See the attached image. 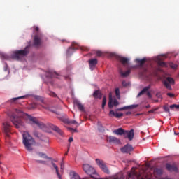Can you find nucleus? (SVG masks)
Returning <instances> with one entry per match:
<instances>
[{"label": "nucleus", "instance_id": "obj_53", "mask_svg": "<svg viewBox=\"0 0 179 179\" xmlns=\"http://www.w3.org/2000/svg\"><path fill=\"white\" fill-rule=\"evenodd\" d=\"M36 107H37V105L36 103H34V105L32 106V108H36Z\"/></svg>", "mask_w": 179, "mask_h": 179}, {"label": "nucleus", "instance_id": "obj_18", "mask_svg": "<svg viewBox=\"0 0 179 179\" xmlns=\"http://www.w3.org/2000/svg\"><path fill=\"white\" fill-rule=\"evenodd\" d=\"M136 107H138V105H130L128 106L117 108V111H124V110H134V108H136Z\"/></svg>", "mask_w": 179, "mask_h": 179}, {"label": "nucleus", "instance_id": "obj_44", "mask_svg": "<svg viewBox=\"0 0 179 179\" xmlns=\"http://www.w3.org/2000/svg\"><path fill=\"white\" fill-rule=\"evenodd\" d=\"M69 130L71 131V132H78V130L76 129L69 128Z\"/></svg>", "mask_w": 179, "mask_h": 179}, {"label": "nucleus", "instance_id": "obj_61", "mask_svg": "<svg viewBox=\"0 0 179 179\" xmlns=\"http://www.w3.org/2000/svg\"><path fill=\"white\" fill-rule=\"evenodd\" d=\"M0 164H1V162H0Z\"/></svg>", "mask_w": 179, "mask_h": 179}, {"label": "nucleus", "instance_id": "obj_11", "mask_svg": "<svg viewBox=\"0 0 179 179\" xmlns=\"http://www.w3.org/2000/svg\"><path fill=\"white\" fill-rule=\"evenodd\" d=\"M149 89H150V85H148L147 87H145L137 95V97H141V96L145 94V93H147V96L148 97H152V94L148 92Z\"/></svg>", "mask_w": 179, "mask_h": 179}, {"label": "nucleus", "instance_id": "obj_28", "mask_svg": "<svg viewBox=\"0 0 179 179\" xmlns=\"http://www.w3.org/2000/svg\"><path fill=\"white\" fill-rule=\"evenodd\" d=\"M136 62L137 64H139L140 66H142L145 64V62H146V58H143L142 59H136Z\"/></svg>", "mask_w": 179, "mask_h": 179}, {"label": "nucleus", "instance_id": "obj_54", "mask_svg": "<svg viewBox=\"0 0 179 179\" xmlns=\"http://www.w3.org/2000/svg\"><path fill=\"white\" fill-rule=\"evenodd\" d=\"M126 115H131V112L126 113Z\"/></svg>", "mask_w": 179, "mask_h": 179}, {"label": "nucleus", "instance_id": "obj_8", "mask_svg": "<svg viewBox=\"0 0 179 179\" xmlns=\"http://www.w3.org/2000/svg\"><path fill=\"white\" fill-rule=\"evenodd\" d=\"M120 104V102H118V101L115 99L114 100H113V95L111 94V93L109 94V101L108 103V106L109 107V108H113V107H117V106H118Z\"/></svg>", "mask_w": 179, "mask_h": 179}, {"label": "nucleus", "instance_id": "obj_40", "mask_svg": "<svg viewBox=\"0 0 179 179\" xmlns=\"http://www.w3.org/2000/svg\"><path fill=\"white\" fill-rule=\"evenodd\" d=\"M163 109L164 110L165 113H170V109L169 108V106H164Z\"/></svg>", "mask_w": 179, "mask_h": 179}, {"label": "nucleus", "instance_id": "obj_9", "mask_svg": "<svg viewBox=\"0 0 179 179\" xmlns=\"http://www.w3.org/2000/svg\"><path fill=\"white\" fill-rule=\"evenodd\" d=\"M3 132L6 136V138H9L10 135V124H9V122H6L5 123H3Z\"/></svg>", "mask_w": 179, "mask_h": 179}, {"label": "nucleus", "instance_id": "obj_3", "mask_svg": "<svg viewBox=\"0 0 179 179\" xmlns=\"http://www.w3.org/2000/svg\"><path fill=\"white\" fill-rule=\"evenodd\" d=\"M30 46H27L24 50H17L13 52L11 55V57L13 59H16V61H19L23 58V57H26L27 54H29V48Z\"/></svg>", "mask_w": 179, "mask_h": 179}, {"label": "nucleus", "instance_id": "obj_29", "mask_svg": "<svg viewBox=\"0 0 179 179\" xmlns=\"http://www.w3.org/2000/svg\"><path fill=\"white\" fill-rule=\"evenodd\" d=\"M52 166L54 167V169L56 171L57 176H58L59 178H61V174L59 173V171H58V166L54 163V162H52Z\"/></svg>", "mask_w": 179, "mask_h": 179}, {"label": "nucleus", "instance_id": "obj_19", "mask_svg": "<svg viewBox=\"0 0 179 179\" xmlns=\"http://www.w3.org/2000/svg\"><path fill=\"white\" fill-rule=\"evenodd\" d=\"M75 45H78V43H73L72 46L69 48L67 50V54L68 55H71L73 52V51H76L78 50V47H75Z\"/></svg>", "mask_w": 179, "mask_h": 179}, {"label": "nucleus", "instance_id": "obj_36", "mask_svg": "<svg viewBox=\"0 0 179 179\" xmlns=\"http://www.w3.org/2000/svg\"><path fill=\"white\" fill-rule=\"evenodd\" d=\"M169 66H170V67L172 68L173 69H177V68H178V66L176 64H174V63H173V62L169 63Z\"/></svg>", "mask_w": 179, "mask_h": 179}, {"label": "nucleus", "instance_id": "obj_55", "mask_svg": "<svg viewBox=\"0 0 179 179\" xmlns=\"http://www.w3.org/2000/svg\"><path fill=\"white\" fill-rule=\"evenodd\" d=\"M110 57H115V54L111 53V54H110Z\"/></svg>", "mask_w": 179, "mask_h": 179}, {"label": "nucleus", "instance_id": "obj_45", "mask_svg": "<svg viewBox=\"0 0 179 179\" xmlns=\"http://www.w3.org/2000/svg\"><path fill=\"white\" fill-rule=\"evenodd\" d=\"M1 55L2 58H3V59H6L8 58V56L5 54H1Z\"/></svg>", "mask_w": 179, "mask_h": 179}, {"label": "nucleus", "instance_id": "obj_43", "mask_svg": "<svg viewBox=\"0 0 179 179\" xmlns=\"http://www.w3.org/2000/svg\"><path fill=\"white\" fill-rule=\"evenodd\" d=\"M37 163H41L42 164H45V161H43V160H36Z\"/></svg>", "mask_w": 179, "mask_h": 179}, {"label": "nucleus", "instance_id": "obj_46", "mask_svg": "<svg viewBox=\"0 0 179 179\" xmlns=\"http://www.w3.org/2000/svg\"><path fill=\"white\" fill-rule=\"evenodd\" d=\"M157 108H155V109H152V110H150V111H148L149 113H155V111H157Z\"/></svg>", "mask_w": 179, "mask_h": 179}, {"label": "nucleus", "instance_id": "obj_17", "mask_svg": "<svg viewBox=\"0 0 179 179\" xmlns=\"http://www.w3.org/2000/svg\"><path fill=\"white\" fill-rule=\"evenodd\" d=\"M83 169L87 174H89V176H92V170H94L93 167L90 166V165L89 164H84Z\"/></svg>", "mask_w": 179, "mask_h": 179}, {"label": "nucleus", "instance_id": "obj_51", "mask_svg": "<svg viewBox=\"0 0 179 179\" xmlns=\"http://www.w3.org/2000/svg\"><path fill=\"white\" fill-rule=\"evenodd\" d=\"M34 29H35L36 31H37V33H38V27H34Z\"/></svg>", "mask_w": 179, "mask_h": 179}, {"label": "nucleus", "instance_id": "obj_56", "mask_svg": "<svg viewBox=\"0 0 179 179\" xmlns=\"http://www.w3.org/2000/svg\"><path fill=\"white\" fill-rule=\"evenodd\" d=\"M145 107H146V108H150V105H147Z\"/></svg>", "mask_w": 179, "mask_h": 179}, {"label": "nucleus", "instance_id": "obj_59", "mask_svg": "<svg viewBox=\"0 0 179 179\" xmlns=\"http://www.w3.org/2000/svg\"><path fill=\"white\" fill-rule=\"evenodd\" d=\"M162 179H167V178H162Z\"/></svg>", "mask_w": 179, "mask_h": 179}, {"label": "nucleus", "instance_id": "obj_12", "mask_svg": "<svg viewBox=\"0 0 179 179\" xmlns=\"http://www.w3.org/2000/svg\"><path fill=\"white\" fill-rule=\"evenodd\" d=\"M135 135L134 129H131L130 131L125 130L124 131V138H128L129 141H132Z\"/></svg>", "mask_w": 179, "mask_h": 179}, {"label": "nucleus", "instance_id": "obj_23", "mask_svg": "<svg viewBox=\"0 0 179 179\" xmlns=\"http://www.w3.org/2000/svg\"><path fill=\"white\" fill-rule=\"evenodd\" d=\"M125 131L124 129L122 128H119L117 129H115L113 131V134H115V135H124L125 134Z\"/></svg>", "mask_w": 179, "mask_h": 179}, {"label": "nucleus", "instance_id": "obj_27", "mask_svg": "<svg viewBox=\"0 0 179 179\" xmlns=\"http://www.w3.org/2000/svg\"><path fill=\"white\" fill-rule=\"evenodd\" d=\"M93 96L95 98V99H101V92H100V91L99 90H96L94 94H93Z\"/></svg>", "mask_w": 179, "mask_h": 179}, {"label": "nucleus", "instance_id": "obj_41", "mask_svg": "<svg viewBox=\"0 0 179 179\" xmlns=\"http://www.w3.org/2000/svg\"><path fill=\"white\" fill-rule=\"evenodd\" d=\"M96 55H97V57H103V53L101 51H97Z\"/></svg>", "mask_w": 179, "mask_h": 179}, {"label": "nucleus", "instance_id": "obj_47", "mask_svg": "<svg viewBox=\"0 0 179 179\" xmlns=\"http://www.w3.org/2000/svg\"><path fill=\"white\" fill-rule=\"evenodd\" d=\"M167 96H169V97H174V94H173V93H167Z\"/></svg>", "mask_w": 179, "mask_h": 179}, {"label": "nucleus", "instance_id": "obj_57", "mask_svg": "<svg viewBox=\"0 0 179 179\" xmlns=\"http://www.w3.org/2000/svg\"><path fill=\"white\" fill-rule=\"evenodd\" d=\"M81 51H83V47L80 48Z\"/></svg>", "mask_w": 179, "mask_h": 179}, {"label": "nucleus", "instance_id": "obj_31", "mask_svg": "<svg viewBox=\"0 0 179 179\" xmlns=\"http://www.w3.org/2000/svg\"><path fill=\"white\" fill-rule=\"evenodd\" d=\"M25 98H26V96H19V97L13 98V99H11V102L15 103V101H17V100H20L22 99H25Z\"/></svg>", "mask_w": 179, "mask_h": 179}, {"label": "nucleus", "instance_id": "obj_30", "mask_svg": "<svg viewBox=\"0 0 179 179\" xmlns=\"http://www.w3.org/2000/svg\"><path fill=\"white\" fill-rule=\"evenodd\" d=\"M37 155L38 156H39V157H41L42 159H51L48 157V156H47V155L44 152H38Z\"/></svg>", "mask_w": 179, "mask_h": 179}, {"label": "nucleus", "instance_id": "obj_35", "mask_svg": "<svg viewBox=\"0 0 179 179\" xmlns=\"http://www.w3.org/2000/svg\"><path fill=\"white\" fill-rule=\"evenodd\" d=\"M48 94L51 97H57V94L52 91H48Z\"/></svg>", "mask_w": 179, "mask_h": 179}, {"label": "nucleus", "instance_id": "obj_26", "mask_svg": "<svg viewBox=\"0 0 179 179\" xmlns=\"http://www.w3.org/2000/svg\"><path fill=\"white\" fill-rule=\"evenodd\" d=\"M154 174L155 176H162V174H163V169H159V168H155L154 169Z\"/></svg>", "mask_w": 179, "mask_h": 179}, {"label": "nucleus", "instance_id": "obj_20", "mask_svg": "<svg viewBox=\"0 0 179 179\" xmlns=\"http://www.w3.org/2000/svg\"><path fill=\"white\" fill-rule=\"evenodd\" d=\"M90 68L92 71L96 68V65H97V59H92L89 60Z\"/></svg>", "mask_w": 179, "mask_h": 179}, {"label": "nucleus", "instance_id": "obj_34", "mask_svg": "<svg viewBox=\"0 0 179 179\" xmlns=\"http://www.w3.org/2000/svg\"><path fill=\"white\" fill-rule=\"evenodd\" d=\"M106 103H107V99L106 98V96H103L102 100V108L104 109V107H106Z\"/></svg>", "mask_w": 179, "mask_h": 179}, {"label": "nucleus", "instance_id": "obj_7", "mask_svg": "<svg viewBox=\"0 0 179 179\" xmlns=\"http://www.w3.org/2000/svg\"><path fill=\"white\" fill-rule=\"evenodd\" d=\"M165 87L168 89V90H172L171 85H174V79L171 77H167L166 80L163 82Z\"/></svg>", "mask_w": 179, "mask_h": 179}, {"label": "nucleus", "instance_id": "obj_38", "mask_svg": "<svg viewBox=\"0 0 179 179\" xmlns=\"http://www.w3.org/2000/svg\"><path fill=\"white\" fill-rule=\"evenodd\" d=\"M158 65L159 66H167V64H166V62H159Z\"/></svg>", "mask_w": 179, "mask_h": 179}, {"label": "nucleus", "instance_id": "obj_16", "mask_svg": "<svg viewBox=\"0 0 179 179\" xmlns=\"http://www.w3.org/2000/svg\"><path fill=\"white\" fill-rule=\"evenodd\" d=\"M116 58L121 62V64H122V65H124V66H125V65L128 64V62H129V59H128L127 57H124L122 56H116Z\"/></svg>", "mask_w": 179, "mask_h": 179}, {"label": "nucleus", "instance_id": "obj_42", "mask_svg": "<svg viewBox=\"0 0 179 179\" xmlns=\"http://www.w3.org/2000/svg\"><path fill=\"white\" fill-rule=\"evenodd\" d=\"M122 86H124V87H127V86H128V84L127 83V81H122Z\"/></svg>", "mask_w": 179, "mask_h": 179}, {"label": "nucleus", "instance_id": "obj_33", "mask_svg": "<svg viewBox=\"0 0 179 179\" xmlns=\"http://www.w3.org/2000/svg\"><path fill=\"white\" fill-rule=\"evenodd\" d=\"M115 94H116V97L117 99H121V96L120 94V88H116L115 89Z\"/></svg>", "mask_w": 179, "mask_h": 179}, {"label": "nucleus", "instance_id": "obj_5", "mask_svg": "<svg viewBox=\"0 0 179 179\" xmlns=\"http://www.w3.org/2000/svg\"><path fill=\"white\" fill-rule=\"evenodd\" d=\"M96 162L99 167H100V169H101V170H103L104 173H106V174H108V173H110V171L108 170V168H107V165H106L104 161L96 159Z\"/></svg>", "mask_w": 179, "mask_h": 179}, {"label": "nucleus", "instance_id": "obj_4", "mask_svg": "<svg viewBox=\"0 0 179 179\" xmlns=\"http://www.w3.org/2000/svg\"><path fill=\"white\" fill-rule=\"evenodd\" d=\"M96 162L99 167H100V169H101V170H103L104 173H106V174H108V173H110V171L108 170V168H107V165H106L104 161L96 159Z\"/></svg>", "mask_w": 179, "mask_h": 179}, {"label": "nucleus", "instance_id": "obj_58", "mask_svg": "<svg viewBox=\"0 0 179 179\" xmlns=\"http://www.w3.org/2000/svg\"><path fill=\"white\" fill-rule=\"evenodd\" d=\"M61 169H63V165H62V164H61Z\"/></svg>", "mask_w": 179, "mask_h": 179}, {"label": "nucleus", "instance_id": "obj_50", "mask_svg": "<svg viewBox=\"0 0 179 179\" xmlns=\"http://www.w3.org/2000/svg\"><path fill=\"white\" fill-rule=\"evenodd\" d=\"M34 136L38 137V133L37 131L34 132Z\"/></svg>", "mask_w": 179, "mask_h": 179}, {"label": "nucleus", "instance_id": "obj_49", "mask_svg": "<svg viewBox=\"0 0 179 179\" xmlns=\"http://www.w3.org/2000/svg\"><path fill=\"white\" fill-rule=\"evenodd\" d=\"M4 71H8V64H5V66H4Z\"/></svg>", "mask_w": 179, "mask_h": 179}, {"label": "nucleus", "instance_id": "obj_15", "mask_svg": "<svg viewBox=\"0 0 179 179\" xmlns=\"http://www.w3.org/2000/svg\"><path fill=\"white\" fill-rule=\"evenodd\" d=\"M166 169L168 170V171H174L175 173L178 172V168H177V166L176 164H166Z\"/></svg>", "mask_w": 179, "mask_h": 179}, {"label": "nucleus", "instance_id": "obj_24", "mask_svg": "<svg viewBox=\"0 0 179 179\" xmlns=\"http://www.w3.org/2000/svg\"><path fill=\"white\" fill-rule=\"evenodd\" d=\"M74 104L78 107L80 111H85V107L80 103V102L76 101H74Z\"/></svg>", "mask_w": 179, "mask_h": 179}, {"label": "nucleus", "instance_id": "obj_52", "mask_svg": "<svg viewBox=\"0 0 179 179\" xmlns=\"http://www.w3.org/2000/svg\"><path fill=\"white\" fill-rule=\"evenodd\" d=\"M69 142H73V138L70 137V138H69Z\"/></svg>", "mask_w": 179, "mask_h": 179}, {"label": "nucleus", "instance_id": "obj_10", "mask_svg": "<svg viewBox=\"0 0 179 179\" xmlns=\"http://www.w3.org/2000/svg\"><path fill=\"white\" fill-rule=\"evenodd\" d=\"M106 141L109 142V143H115V145H120V143H121V141H120L118 138L111 136H107Z\"/></svg>", "mask_w": 179, "mask_h": 179}, {"label": "nucleus", "instance_id": "obj_48", "mask_svg": "<svg viewBox=\"0 0 179 179\" xmlns=\"http://www.w3.org/2000/svg\"><path fill=\"white\" fill-rule=\"evenodd\" d=\"M156 72H162V69H160V67H157L156 69Z\"/></svg>", "mask_w": 179, "mask_h": 179}, {"label": "nucleus", "instance_id": "obj_22", "mask_svg": "<svg viewBox=\"0 0 179 179\" xmlns=\"http://www.w3.org/2000/svg\"><path fill=\"white\" fill-rule=\"evenodd\" d=\"M109 115L110 117H115V118H121V117H122L124 114L115 113L114 112V110H110L109 113Z\"/></svg>", "mask_w": 179, "mask_h": 179}, {"label": "nucleus", "instance_id": "obj_6", "mask_svg": "<svg viewBox=\"0 0 179 179\" xmlns=\"http://www.w3.org/2000/svg\"><path fill=\"white\" fill-rule=\"evenodd\" d=\"M43 35L41 34H36L34 36V45L35 47H40V45L42 44Z\"/></svg>", "mask_w": 179, "mask_h": 179}, {"label": "nucleus", "instance_id": "obj_21", "mask_svg": "<svg viewBox=\"0 0 179 179\" xmlns=\"http://www.w3.org/2000/svg\"><path fill=\"white\" fill-rule=\"evenodd\" d=\"M119 73L120 75L122 76V78H127L128 76H129L130 73H131V70H127L125 72L122 71V69H119Z\"/></svg>", "mask_w": 179, "mask_h": 179}, {"label": "nucleus", "instance_id": "obj_37", "mask_svg": "<svg viewBox=\"0 0 179 179\" xmlns=\"http://www.w3.org/2000/svg\"><path fill=\"white\" fill-rule=\"evenodd\" d=\"M69 124H73V125H76V127H79V123L76 122V120H70L69 121Z\"/></svg>", "mask_w": 179, "mask_h": 179}, {"label": "nucleus", "instance_id": "obj_60", "mask_svg": "<svg viewBox=\"0 0 179 179\" xmlns=\"http://www.w3.org/2000/svg\"><path fill=\"white\" fill-rule=\"evenodd\" d=\"M164 57H165V58H167V57H166V55H164Z\"/></svg>", "mask_w": 179, "mask_h": 179}, {"label": "nucleus", "instance_id": "obj_32", "mask_svg": "<svg viewBox=\"0 0 179 179\" xmlns=\"http://www.w3.org/2000/svg\"><path fill=\"white\" fill-rule=\"evenodd\" d=\"M72 174H73V176H72L71 179H80V176H79V175L78 173H76V172L73 171Z\"/></svg>", "mask_w": 179, "mask_h": 179}, {"label": "nucleus", "instance_id": "obj_25", "mask_svg": "<svg viewBox=\"0 0 179 179\" xmlns=\"http://www.w3.org/2000/svg\"><path fill=\"white\" fill-rule=\"evenodd\" d=\"M55 76H58V73H57L56 72L49 71L46 73V78H55Z\"/></svg>", "mask_w": 179, "mask_h": 179}, {"label": "nucleus", "instance_id": "obj_1", "mask_svg": "<svg viewBox=\"0 0 179 179\" xmlns=\"http://www.w3.org/2000/svg\"><path fill=\"white\" fill-rule=\"evenodd\" d=\"M15 113L17 115L13 114L10 117V120L13 125H15V128L17 129H19L20 127H23V120H22V118H20L21 117H24L26 121L31 125H37V127L41 128V129L45 128V125L43 122L38 121V120H37L36 117L23 113L22 110L15 109Z\"/></svg>", "mask_w": 179, "mask_h": 179}, {"label": "nucleus", "instance_id": "obj_14", "mask_svg": "<svg viewBox=\"0 0 179 179\" xmlns=\"http://www.w3.org/2000/svg\"><path fill=\"white\" fill-rule=\"evenodd\" d=\"M132 150H134V147H132L131 144H127L121 148L122 153H129V152H132Z\"/></svg>", "mask_w": 179, "mask_h": 179}, {"label": "nucleus", "instance_id": "obj_39", "mask_svg": "<svg viewBox=\"0 0 179 179\" xmlns=\"http://www.w3.org/2000/svg\"><path fill=\"white\" fill-rule=\"evenodd\" d=\"M170 108L171 110H173V108H176L178 110V108H179V104L178 105H176V104L171 105Z\"/></svg>", "mask_w": 179, "mask_h": 179}, {"label": "nucleus", "instance_id": "obj_13", "mask_svg": "<svg viewBox=\"0 0 179 179\" xmlns=\"http://www.w3.org/2000/svg\"><path fill=\"white\" fill-rule=\"evenodd\" d=\"M48 127L49 128H50V129L59 134V135H64V132L62 131V130H61V129H59V127H58L57 126H55L53 124L50 123L48 124Z\"/></svg>", "mask_w": 179, "mask_h": 179}, {"label": "nucleus", "instance_id": "obj_2", "mask_svg": "<svg viewBox=\"0 0 179 179\" xmlns=\"http://www.w3.org/2000/svg\"><path fill=\"white\" fill-rule=\"evenodd\" d=\"M22 137V143L24 145L25 148L28 152H31L33 150V146L36 145V141H34V138L27 131H24Z\"/></svg>", "mask_w": 179, "mask_h": 179}]
</instances>
